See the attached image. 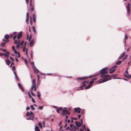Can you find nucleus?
Listing matches in <instances>:
<instances>
[{
	"label": "nucleus",
	"instance_id": "9b49d317",
	"mask_svg": "<svg viewBox=\"0 0 131 131\" xmlns=\"http://www.w3.org/2000/svg\"><path fill=\"white\" fill-rule=\"evenodd\" d=\"M130 3H128L127 5L126 6V8L127 9V13L128 14L130 13Z\"/></svg>",
	"mask_w": 131,
	"mask_h": 131
},
{
	"label": "nucleus",
	"instance_id": "bb28decb",
	"mask_svg": "<svg viewBox=\"0 0 131 131\" xmlns=\"http://www.w3.org/2000/svg\"><path fill=\"white\" fill-rule=\"evenodd\" d=\"M5 41L4 42L2 43H1V46L2 47H4L5 46V45L6 44V42H5V41Z\"/></svg>",
	"mask_w": 131,
	"mask_h": 131
},
{
	"label": "nucleus",
	"instance_id": "4c0bfd02",
	"mask_svg": "<svg viewBox=\"0 0 131 131\" xmlns=\"http://www.w3.org/2000/svg\"><path fill=\"white\" fill-rule=\"evenodd\" d=\"M32 18L33 19H36V15L35 14H32Z\"/></svg>",
	"mask_w": 131,
	"mask_h": 131
},
{
	"label": "nucleus",
	"instance_id": "20e7f679",
	"mask_svg": "<svg viewBox=\"0 0 131 131\" xmlns=\"http://www.w3.org/2000/svg\"><path fill=\"white\" fill-rule=\"evenodd\" d=\"M29 6L31 11V12H32L34 9V1L32 0H30Z\"/></svg>",
	"mask_w": 131,
	"mask_h": 131
},
{
	"label": "nucleus",
	"instance_id": "8fccbe9b",
	"mask_svg": "<svg viewBox=\"0 0 131 131\" xmlns=\"http://www.w3.org/2000/svg\"><path fill=\"white\" fill-rule=\"evenodd\" d=\"M31 98V100L32 101L34 102V103H35V100H34V99L32 97Z\"/></svg>",
	"mask_w": 131,
	"mask_h": 131
},
{
	"label": "nucleus",
	"instance_id": "5701e85b",
	"mask_svg": "<svg viewBox=\"0 0 131 131\" xmlns=\"http://www.w3.org/2000/svg\"><path fill=\"white\" fill-rule=\"evenodd\" d=\"M12 70L14 72V73L15 75H16V73L15 72V67L14 66H12Z\"/></svg>",
	"mask_w": 131,
	"mask_h": 131
},
{
	"label": "nucleus",
	"instance_id": "680f3d73",
	"mask_svg": "<svg viewBox=\"0 0 131 131\" xmlns=\"http://www.w3.org/2000/svg\"><path fill=\"white\" fill-rule=\"evenodd\" d=\"M79 130H78L77 131H83L82 129L81 128L79 129Z\"/></svg>",
	"mask_w": 131,
	"mask_h": 131
},
{
	"label": "nucleus",
	"instance_id": "864d4df0",
	"mask_svg": "<svg viewBox=\"0 0 131 131\" xmlns=\"http://www.w3.org/2000/svg\"><path fill=\"white\" fill-rule=\"evenodd\" d=\"M125 38L126 40L128 39V37L126 35H125Z\"/></svg>",
	"mask_w": 131,
	"mask_h": 131
},
{
	"label": "nucleus",
	"instance_id": "b1692460",
	"mask_svg": "<svg viewBox=\"0 0 131 131\" xmlns=\"http://www.w3.org/2000/svg\"><path fill=\"white\" fill-rule=\"evenodd\" d=\"M35 131H40L39 127L37 126H36L35 128Z\"/></svg>",
	"mask_w": 131,
	"mask_h": 131
},
{
	"label": "nucleus",
	"instance_id": "4d7b16f0",
	"mask_svg": "<svg viewBox=\"0 0 131 131\" xmlns=\"http://www.w3.org/2000/svg\"><path fill=\"white\" fill-rule=\"evenodd\" d=\"M14 65V62H11V65H10V67L12 66V65Z\"/></svg>",
	"mask_w": 131,
	"mask_h": 131
},
{
	"label": "nucleus",
	"instance_id": "bf43d9fd",
	"mask_svg": "<svg viewBox=\"0 0 131 131\" xmlns=\"http://www.w3.org/2000/svg\"><path fill=\"white\" fill-rule=\"evenodd\" d=\"M12 49H13V50H15V46H12Z\"/></svg>",
	"mask_w": 131,
	"mask_h": 131
},
{
	"label": "nucleus",
	"instance_id": "f8f14e48",
	"mask_svg": "<svg viewBox=\"0 0 131 131\" xmlns=\"http://www.w3.org/2000/svg\"><path fill=\"white\" fill-rule=\"evenodd\" d=\"M75 123L76 125V127L78 128L80 127L81 125V124L80 122H78L77 121H76L75 122Z\"/></svg>",
	"mask_w": 131,
	"mask_h": 131
},
{
	"label": "nucleus",
	"instance_id": "423d86ee",
	"mask_svg": "<svg viewBox=\"0 0 131 131\" xmlns=\"http://www.w3.org/2000/svg\"><path fill=\"white\" fill-rule=\"evenodd\" d=\"M107 69L108 68L107 67L102 69L100 71V74L102 75H103L107 73H108L107 71Z\"/></svg>",
	"mask_w": 131,
	"mask_h": 131
},
{
	"label": "nucleus",
	"instance_id": "e2e57ef3",
	"mask_svg": "<svg viewBox=\"0 0 131 131\" xmlns=\"http://www.w3.org/2000/svg\"><path fill=\"white\" fill-rule=\"evenodd\" d=\"M83 127L84 128V129L85 130V131H86V128L85 127V126L84 125H83Z\"/></svg>",
	"mask_w": 131,
	"mask_h": 131
},
{
	"label": "nucleus",
	"instance_id": "58836bf2",
	"mask_svg": "<svg viewBox=\"0 0 131 131\" xmlns=\"http://www.w3.org/2000/svg\"><path fill=\"white\" fill-rule=\"evenodd\" d=\"M33 53L32 52H31V53L30 55H31V59H32L33 57Z\"/></svg>",
	"mask_w": 131,
	"mask_h": 131
},
{
	"label": "nucleus",
	"instance_id": "49530a36",
	"mask_svg": "<svg viewBox=\"0 0 131 131\" xmlns=\"http://www.w3.org/2000/svg\"><path fill=\"white\" fill-rule=\"evenodd\" d=\"M10 60L12 61H14V59L12 57H10Z\"/></svg>",
	"mask_w": 131,
	"mask_h": 131
},
{
	"label": "nucleus",
	"instance_id": "c9c22d12",
	"mask_svg": "<svg viewBox=\"0 0 131 131\" xmlns=\"http://www.w3.org/2000/svg\"><path fill=\"white\" fill-rule=\"evenodd\" d=\"M0 50H1L3 51L4 52H7V50L5 49L1 48V49H0Z\"/></svg>",
	"mask_w": 131,
	"mask_h": 131
},
{
	"label": "nucleus",
	"instance_id": "13d9d810",
	"mask_svg": "<svg viewBox=\"0 0 131 131\" xmlns=\"http://www.w3.org/2000/svg\"><path fill=\"white\" fill-rule=\"evenodd\" d=\"M37 77H38V81H39V76L38 75H37Z\"/></svg>",
	"mask_w": 131,
	"mask_h": 131
},
{
	"label": "nucleus",
	"instance_id": "9d476101",
	"mask_svg": "<svg viewBox=\"0 0 131 131\" xmlns=\"http://www.w3.org/2000/svg\"><path fill=\"white\" fill-rule=\"evenodd\" d=\"M10 37V36L9 35L7 34L5 36V38L6 39V40H5L3 39V41H5V42H8L9 41L8 39H9Z\"/></svg>",
	"mask_w": 131,
	"mask_h": 131
},
{
	"label": "nucleus",
	"instance_id": "a19ab883",
	"mask_svg": "<svg viewBox=\"0 0 131 131\" xmlns=\"http://www.w3.org/2000/svg\"><path fill=\"white\" fill-rule=\"evenodd\" d=\"M29 17H27L26 18V23L28 24V22L29 20Z\"/></svg>",
	"mask_w": 131,
	"mask_h": 131
},
{
	"label": "nucleus",
	"instance_id": "338daca9",
	"mask_svg": "<svg viewBox=\"0 0 131 131\" xmlns=\"http://www.w3.org/2000/svg\"><path fill=\"white\" fill-rule=\"evenodd\" d=\"M4 56V53H0V56Z\"/></svg>",
	"mask_w": 131,
	"mask_h": 131
},
{
	"label": "nucleus",
	"instance_id": "39448f33",
	"mask_svg": "<svg viewBox=\"0 0 131 131\" xmlns=\"http://www.w3.org/2000/svg\"><path fill=\"white\" fill-rule=\"evenodd\" d=\"M70 113V112L68 110L64 109L62 110L61 114L63 116H65L67 115H69Z\"/></svg>",
	"mask_w": 131,
	"mask_h": 131
},
{
	"label": "nucleus",
	"instance_id": "473e14b6",
	"mask_svg": "<svg viewBox=\"0 0 131 131\" xmlns=\"http://www.w3.org/2000/svg\"><path fill=\"white\" fill-rule=\"evenodd\" d=\"M43 106H38V108L39 109H40V110H42L43 109Z\"/></svg>",
	"mask_w": 131,
	"mask_h": 131
},
{
	"label": "nucleus",
	"instance_id": "c03bdc74",
	"mask_svg": "<svg viewBox=\"0 0 131 131\" xmlns=\"http://www.w3.org/2000/svg\"><path fill=\"white\" fill-rule=\"evenodd\" d=\"M24 61L25 62V63L26 64H27V63H28V62L27 61V60L25 59H24Z\"/></svg>",
	"mask_w": 131,
	"mask_h": 131
},
{
	"label": "nucleus",
	"instance_id": "5fc2aeb1",
	"mask_svg": "<svg viewBox=\"0 0 131 131\" xmlns=\"http://www.w3.org/2000/svg\"><path fill=\"white\" fill-rule=\"evenodd\" d=\"M15 76H16V78L17 80L18 81H19V79H18V77L17 76V74L16 75H15Z\"/></svg>",
	"mask_w": 131,
	"mask_h": 131
},
{
	"label": "nucleus",
	"instance_id": "2f4dec72",
	"mask_svg": "<svg viewBox=\"0 0 131 131\" xmlns=\"http://www.w3.org/2000/svg\"><path fill=\"white\" fill-rule=\"evenodd\" d=\"M121 62L122 61H118L116 62V64L117 65H119L121 63Z\"/></svg>",
	"mask_w": 131,
	"mask_h": 131
},
{
	"label": "nucleus",
	"instance_id": "7ed1b4c3",
	"mask_svg": "<svg viewBox=\"0 0 131 131\" xmlns=\"http://www.w3.org/2000/svg\"><path fill=\"white\" fill-rule=\"evenodd\" d=\"M29 115V117L30 118V120L33 121L34 118V114L31 112H30V113L28 112L26 113V115L28 116Z\"/></svg>",
	"mask_w": 131,
	"mask_h": 131
},
{
	"label": "nucleus",
	"instance_id": "cd10ccee",
	"mask_svg": "<svg viewBox=\"0 0 131 131\" xmlns=\"http://www.w3.org/2000/svg\"><path fill=\"white\" fill-rule=\"evenodd\" d=\"M30 23L31 25L32 26V17H30Z\"/></svg>",
	"mask_w": 131,
	"mask_h": 131
},
{
	"label": "nucleus",
	"instance_id": "a878e982",
	"mask_svg": "<svg viewBox=\"0 0 131 131\" xmlns=\"http://www.w3.org/2000/svg\"><path fill=\"white\" fill-rule=\"evenodd\" d=\"M32 29L33 32L35 34L36 33V31L35 30V27L34 26H32Z\"/></svg>",
	"mask_w": 131,
	"mask_h": 131
},
{
	"label": "nucleus",
	"instance_id": "f257e3e1",
	"mask_svg": "<svg viewBox=\"0 0 131 131\" xmlns=\"http://www.w3.org/2000/svg\"><path fill=\"white\" fill-rule=\"evenodd\" d=\"M117 75L116 74H113L112 75H104L103 76H101V77H102L103 78L100 79V81L99 83L104 82L108 80H111L112 78H114Z\"/></svg>",
	"mask_w": 131,
	"mask_h": 131
},
{
	"label": "nucleus",
	"instance_id": "7c9ffc66",
	"mask_svg": "<svg viewBox=\"0 0 131 131\" xmlns=\"http://www.w3.org/2000/svg\"><path fill=\"white\" fill-rule=\"evenodd\" d=\"M38 125H39V126L40 127V128L41 129H42V124H41V123H38Z\"/></svg>",
	"mask_w": 131,
	"mask_h": 131
},
{
	"label": "nucleus",
	"instance_id": "f03ea898",
	"mask_svg": "<svg viewBox=\"0 0 131 131\" xmlns=\"http://www.w3.org/2000/svg\"><path fill=\"white\" fill-rule=\"evenodd\" d=\"M32 86L31 91L30 92L31 93L32 95L33 96H36V95L34 94L32 92V91H33L34 89V91H36V85L35 84V79H33L32 81Z\"/></svg>",
	"mask_w": 131,
	"mask_h": 131
},
{
	"label": "nucleus",
	"instance_id": "a18cd8bd",
	"mask_svg": "<svg viewBox=\"0 0 131 131\" xmlns=\"http://www.w3.org/2000/svg\"><path fill=\"white\" fill-rule=\"evenodd\" d=\"M19 88L21 89V90H22V91L24 92V89H23V87H22V86H21L20 88Z\"/></svg>",
	"mask_w": 131,
	"mask_h": 131
},
{
	"label": "nucleus",
	"instance_id": "774afa93",
	"mask_svg": "<svg viewBox=\"0 0 131 131\" xmlns=\"http://www.w3.org/2000/svg\"><path fill=\"white\" fill-rule=\"evenodd\" d=\"M33 19V21L34 22V23H35V22H36V19Z\"/></svg>",
	"mask_w": 131,
	"mask_h": 131
},
{
	"label": "nucleus",
	"instance_id": "79ce46f5",
	"mask_svg": "<svg viewBox=\"0 0 131 131\" xmlns=\"http://www.w3.org/2000/svg\"><path fill=\"white\" fill-rule=\"evenodd\" d=\"M30 107L32 110H35V108L32 105H31L30 106Z\"/></svg>",
	"mask_w": 131,
	"mask_h": 131
},
{
	"label": "nucleus",
	"instance_id": "052dcab7",
	"mask_svg": "<svg viewBox=\"0 0 131 131\" xmlns=\"http://www.w3.org/2000/svg\"><path fill=\"white\" fill-rule=\"evenodd\" d=\"M128 69V68H127L126 69V73L127 74V75L128 74V72L127 71V70Z\"/></svg>",
	"mask_w": 131,
	"mask_h": 131
},
{
	"label": "nucleus",
	"instance_id": "4be33fe9",
	"mask_svg": "<svg viewBox=\"0 0 131 131\" xmlns=\"http://www.w3.org/2000/svg\"><path fill=\"white\" fill-rule=\"evenodd\" d=\"M6 53H4V56L5 55V57H8V56L9 54V53L8 52H6Z\"/></svg>",
	"mask_w": 131,
	"mask_h": 131
},
{
	"label": "nucleus",
	"instance_id": "37998d69",
	"mask_svg": "<svg viewBox=\"0 0 131 131\" xmlns=\"http://www.w3.org/2000/svg\"><path fill=\"white\" fill-rule=\"evenodd\" d=\"M58 109L59 110L61 111H62V110L64 109L62 108L61 107H60L59 108H58Z\"/></svg>",
	"mask_w": 131,
	"mask_h": 131
},
{
	"label": "nucleus",
	"instance_id": "6ab92c4d",
	"mask_svg": "<svg viewBox=\"0 0 131 131\" xmlns=\"http://www.w3.org/2000/svg\"><path fill=\"white\" fill-rule=\"evenodd\" d=\"M34 72L35 73H38L39 72V71L36 68H33Z\"/></svg>",
	"mask_w": 131,
	"mask_h": 131
},
{
	"label": "nucleus",
	"instance_id": "de8ad7c7",
	"mask_svg": "<svg viewBox=\"0 0 131 131\" xmlns=\"http://www.w3.org/2000/svg\"><path fill=\"white\" fill-rule=\"evenodd\" d=\"M27 17H29V14L28 12L26 14V18Z\"/></svg>",
	"mask_w": 131,
	"mask_h": 131
},
{
	"label": "nucleus",
	"instance_id": "a211bd4d",
	"mask_svg": "<svg viewBox=\"0 0 131 131\" xmlns=\"http://www.w3.org/2000/svg\"><path fill=\"white\" fill-rule=\"evenodd\" d=\"M5 61L6 64L8 66L9 65L11 62L8 59H7L5 60Z\"/></svg>",
	"mask_w": 131,
	"mask_h": 131
},
{
	"label": "nucleus",
	"instance_id": "ea45409f",
	"mask_svg": "<svg viewBox=\"0 0 131 131\" xmlns=\"http://www.w3.org/2000/svg\"><path fill=\"white\" fill-rule=\"evenodd\" d=\"M28 96H29V97L30 98H32V97L31 96V94H30V92H28Z\"/></svg>",
	"mask_w": 131,
	"mask_h": 131
},
{
	"label": "nucleus",
	"instance_id": "f704fd0d",
	"mask_svg": "<svg viewBox=\"0 0 131 131\" xmlns=\"http://www.w3.org/2000/svg\"><path fill=\"white\" fill-rule=\"evenodd\" d=\"M94 82V80H92V81L90 82L89 84H90V85H91V86L92 85V84Z\"/></svg>",
	"mask_w": 131,
	"mask_h": 131
},
{
	"label": "nucleus",
	"instance_id": "ddd939ff",
	"mask_svg": "<svg viewBox=\"0 0 131 131\" xmlns=\"http://www.w3.org/2000/svg\"><path fill=\"white\" fill-rule=\"evenodd\" d=\"M89 77H82L81 78H77V79L78 80H85L87 79L88 78H89Z\"/></svg>",
	"mask_w": 131,
	"mask_h": 131
},
{
	"label": "nucleus",
	"instance_id": "3c124183",
	"mask_svg": "<svg viewBox=\"0 0 131 131\" xmlns=\"http://www.w3.org/2000/svg\"><path fill=\"white\" fill-rule=\"evenodd\" d=\"M17 37V35H15L14 36L13 38V39L14 40H15V38H16Z\"/></svg>",
	"mask_w": 131,
	"mask_h": 131
},
{
	"label": "nucleus",
	"instance_id": "0eeeda50",
	"mask_svg": "<svg viewBox=\"0 0 131 131\" xmlns=\"http://www.w3.org/2000/svg\"><path fill=\"white\" fill-rule=\"evenodd\" d=\"M89 83V82H87L86 81H84L82 83V85L78 89V90H82L83 89L84 86H85L86 84L88 83Z\"/></svg>",
	"mask_w": 131,
	"mask_h": 131
},
{
	"label": "nucleus",
	"instance_id": "f3484780",
	"mask_svg": "<svg viewBox=\"0 0 131 131\" xmlns=\"http://www.w3.org/2000/svg\"><path fill=\"white\" fill-rule=\"evenodd\" d=\"M22 32H20L19 34L17 36V39L18 40L21 37L22 35Z\"/></svg>",
	"mask_w": 131,
	"mask_h": 131
},
{
	"label": "nucleus",
	"instance_id": "69168bd1",
	"mask_svg": "<svg viewBox=\"0 0 131 131\" xmlns=\"http://www.w3.org/2000/svg\"><path fill=\"white\" fill-rule=\"evenodd\" d=\"M43 125L44 126V127H45V122H43L42 123Z\"/></svg>",
	"mask_w": 131,
	"mask_h": 131
},
{
	"label": "nucleus",
	"instance_id": "dca6fc26",
	"mask_svg": "<svg viewBox=\"0 0 131 131\" xmlns=\"http://www.w3.org/2000/svg\"><path fill=\"white\" fill-rule=\"evenodd\" d=\"M23 51L24 52H25L26 51V54L27 56L28 54L27 49V48H26L25 46H24L23 47Z\"/></svg>",
	"mask_w": 131,
	"mask_h": 131
},
{
	"label": "nucleus",
	"instance_id": "6e6d98bb",
	"mask_svg": "<svg viewBox=\"0 0 131 131\" xmlns=\"http://www.w3.org/2000/svg\"><path fill=\"white\" fill-rule=\"evenodd\" d=\"M14 51V53L16 54H17V53H18V52H17V51L16 50H15Z\"/></svg>",
	"mask_w": 131,
	"mask_h": 131
},
{
	"label": "nucleus",
	"instance_id": "393cba45",
	"mask_svg": "<svg viewBox=\"0 0 131 131\" xmlns=\"http://www.w3.org/2000/svg\"><path fill=\"white\" fill-rule=\"evenodd\" d=\"M124 75L125 77L128 78H131V75H127L125 74H124Z\"/></svg>",
	"mask_w": 131,
	"mask_h": 131
},
{
	"label": "nucleus",
	"instance_id": "1a4fd4ad",
	"mask_svg": "<svg viewBox=\"0 0 131 131\" xmlns=\"http://www.w3.org/2000/svg\"><path fill=\"white\" fill-rule=\"evenodd\" d=\"M20 41L19 40H14V43L15 44H17L16 48L17 49H18L19 48V47L20 46V45L19 44V43Z\"/></svg>",
	"mask_w": 131,
	"mask_h": 131
},
{
	"label": "nucleus",
	"instance_id": "2eb2a0df",
	"mask_svg": "<svg viewBox=\"0 0 131 131\" xmlns=\"http://www.w3.org/2000/svg\"><path fill=\"white\" fill-rule=\"evenodd\" d=\"M78 128H77L76 127L73 126L72 128L70 129V130L72 131H76L77 129H78Z\"/></svg>",
	"mask_w": 131,
	"mask_h": 131
},
{
	"label": "nucleus",
	"instance_id": "6e6552de",
	"mask_svg": "<svg viewBox=\"0 0 131 131\" xmlns=\"http://www.w3.org/2000/svg\"><path fill=\"white\" fill-rule=\"evenodd\" d=\"M117 67V65L112 67L111 69L109 70V73L111 74L113 73L116 70V68Z\"/></svg>",
	"mask_w": 131,
	"mask_h": 131
},
{
	"label": "nucleus",
	"instance_id": "aec40b11",
	"mask_svg": "<svg viewBox=\"0 0 131 131\" xmlns=\"http://www.w3.org/2000/svg\"><path fill=\"white\" fill-rule=\"evenodd\" d=\"M34 43V40H32L31 41H30L29 43V44L30 46L31 47H32L33 46V44Z\"/></svg>",
	"mask_w": 131,
	"mask_h": 131
},
{
	"label": "nucleus",
	"instance_id": "4468645a",
	"mask_svg": "<svg viewBox=\"0 0 131 131\" xmlns=\"http://www.w3.org/2000/svg\"><path fill=\"white\" fill-rule=\"evenodd\" d=\"M74 109L75 112H77L78 113L80 112L81 109L79 107L75 108Z\"/></svg>",
	"mask_w": 131,
	"mask_h": 131
},
{
	"label": "nucleus",
	"instance_id": "e433bc0d",
	"mask_svg": "<svg viewBox=\"0 0 131 131\" xmlns=\"http://www.w3.org/2000/svg\"><path fill=\"white\" fill-rule=\"evenodd\" d=\"M24 43V41H22L20 42H19V44L20 45H22V44H23V43Z\"/></svg>",
	"mask_w": 131,
	"mask_h": 131
},
{
	"label": "nucleus",
	"instance_id": "603ef678",
	"mask_svg": "<svg viewBox=\"0 0 131 131\" xmlns=\"http://www.w3.org/2000/svg\"><path fill=\"white\" fill-rule=\"evenodd\" d=\"M125 54V52H124L123 53H122L121 56L123 57L124 56Z\"/></svg>",
	"mask_w": 131,
	"mask_h": 131
},
{
	"label": "nucleus",
	"instance_id": "c756f323",
	"mask_svg": "<svg viewBox=\"0 0 131 131\" xmlns=\"http://www.w3.org/2000/svg\"><path fill=\"white\" fill-rule=\"evenodd\" d=\"M37 96L38 97L39 99H40V93L39 92H37Z\"/></svg>",
	"mask_w": 131,
	"mask_h": 131
},
{
	"label": "nucleus",
	"instance_id": "72a5a7b5",
	"mask_svg": "<svg viewBox=\"0 0 131 131\" xmlns=\"http://www.w3.org/2000/svg\"><path fill=\"white\" fill-rule=\"evenodd\" d=\"M16 54H17L16 56L18 58H19L20 57V54L19 52H18V53Z\"/></svg>",
	"mask_w": 131,
	"mask_h": 131
},
{
	"label": "nucleus",
	"instance_id": "0e129e2a",
	"mask_svg": "<svg viewBox=\"0 0 131 131\" xmlns=\"http://www.w3.org/2000/svg\"><path fill=\"white\" fill-rule=\"evenodd\" d=\"M97 79V78H94L92 80H94V81L95 80H96Z\"/></svg>",
	"mask_w": 131,
	"mask_h": 131
},
{
	"label": "nucleus",
	"instance_id": "412c9836",
	"mask_svg": "<svg viewBox=\"0 0 131 131\" xmlns=\"http://www.w3.org/2000/svg\"><path fill=\"white\" fill-rule=\"evenodd\" d=\"M29 34H27V39H28V40L29 41H30V40L31 39V38H32V36H31V34L30 35L29 37Z\"/></svg>",
	"mask_w": 131,
	"mask_h": 131
},
{
	"label": "nucleus",
	"instance_id": "c85d7f7f",
	"mask_svg": "<svg viewBox=\"0 0 131 131\" xmlns=\"http://www.w3.org/2000/svg\"><path fill=\"white\" fill-rule=\"evenodd\" d=\"M91 86L89 84L88 85L85 87V89H89L91 87Z\"/></svg>",
	"mask_w": 131,
	"mask_h": 131
},
{
	"label": "nucleus",
	"instance_id": "09e8293b",
	"mask_svg": "<svg viewBox=\"0 0 131 131\" xmlns=\"http://www.w3.org/2000/svg\"><path fill=\"white\" fill-rule=\"evenodd\" d=\"M18 87H19V88H20L21 86H22L21 84H20L19 83H18Z\"/></svg>",
	"mask_w": 131,
	"mask_h": 131
}]
</instances>
